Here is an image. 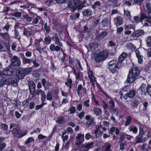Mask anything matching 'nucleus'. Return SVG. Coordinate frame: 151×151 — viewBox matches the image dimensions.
Listing matches in <instances>:
<instances>
[{"label": "nucleus", "instance_id": "17", "mask_svg": "<svg viewBox=\"0 0 151 151\" xmlns=\"http://www.w3.org/2000/svg\"><path fill=\"white\" fill-rule=\"evenodd\" d=\"M135 53L137 57L138 58V63L139 64H142L143 62V59L144 58L143 56L141 55L139 51L138 50H136Z\"/></svg>", "mask_w": 151, "mask_h": 151}, {"label": "nucleus", "instance_id": "37", "mask_svg": "<svg viewBox=\"0 0 151 151\" xmlns=\"http://www.w3.org/2000/svg\"><path fill=\"white\" fill-rule=\"evenodd\" d=\"M22 17L26 20L28 22H31L32 20V17H30L27 14H24L22 15Z\"/></svg>", "mask_w": 151, "mask_h": 151}, {"label": "nucleus", "instance_id": "54", "mask_svg": "<svg viewBox=\"0 0 151 151\" xmlns=\"http://www.w3.org/2000/svg\"><path fill=\"white\" fill-rule=\"evenodd\" d=\"M44 92L41 89H38L36 90V92L35 93V95H39L40 94H42Z\"/></svg>", "mask_w": 151, "mask_h": 151}, {"label": "nucleus", "instance_id": "45", "mask_svg": "<svg viewBox=\"0 0 151 151\" xmlns=\"http://www.w3.org/2000/svg\"><path fill=\"white\" fill-rule=\"evenodd\" d=\"M109 106L110 108V109L114 108L115 107V103L112 100H110L109 102Z\"/></svg>", "mask_w": 151, "mask_h": 151}, {"label": "nucleus", "instance_id": "21", "mask_svg": "<svg viewBox=\"0 0 151 151\" xmlns=\"http://www.w3.org/2000/svg\"><path fill=\"white\" fill-rule=\"evenodd\" d=\"M139 90L142 93L147 92V86L146 84H142Z\"/></svg>", "mask_w": 151, "mask_h": 151}, {"label": "nucleus", "instance_id": "51", "mask_svg": "<svg viewBox=\"0 0 151 151\" xmlns=\"http://www.w3.org/2000/svg\"><path fill=\"white\" fill-rule=\"evenodd\" d=\"M29 90L30 93L32 95V97H34L35 96V88L30 89Z\"/></svg>", "mask_w": 151, "mask_h": 151}, {"label": "nucleus", "instance_id": "34", "mask_svg": "<svg viewBox=\"0 0 151 151\" xmlns=\"http://www.w3.org/2000/svg\"><path fill=\"white\" fill-rule=\"evenodd\" d=\"M89 46L91 50H94L98 47V44L96 42L91 43L89 44Z\"/></svg>", "mask_w": 151, "mask_h": 151}, {"label": "nucleus", "instance_id": "24", "mask_svg": "<svg viewBox=\"0 0 151 151\" xmlns=\"http://www.w3.org/2000/svg\"><path fill=\"white\" fill-rule=\"evenodd\" d=\"M125 122L124 125L126 127L130 125L131 124L132 118L131 116H128L125 118Z\"/></svg>", "mask_w": 151, "mask_h": 151}, {"label": "nucleus", "instance_id": "42", "mask_svg": "<svg viewBox=\"0 0 151 151\" xmlns=\"http://www.w3.org/2000/svg\"><path fill=\"white\" fill-rule=\"evenodd\" d=\"M146 143H144L141 146H140V150L141 151H149V149H148V147L147 148H146Z\"/></svg>", "mask_w": 151, "mask_h": 151}, {"label": "nucleus", "instance_id": "15", "mask_svg": "<svg viewBox=\"0 0 151 151\" xmlns=\"http://www.w3.org/2000/svg\"><path fill=\"white\" fill-rule=\"evenodd\" d=\"M91 74L88 73V77L90 79V82L92 85L94 87L95 86L94 82H96V77L94 76L93 73L90 71Z\"/></svg>", "mask_w": 151, "mask_h": 151}, {"label": "nucleus", "instance_id": "33", "mask_svg": "<svg viewBox=\"0 0 151 151\" xmlns=\"http://www.w3.org/2000/svg\"><path fill=\"white\" fill-rule=\"evenodd\" d=\"M53 93L51 92H49L47 94L46 99L47 100L52 101L53 99Z\"/></svg>", "mask_w": 151, "mask_h": 151}, {"label": "nucleus", "instance_id": "38", "mask_svg": "<svg viewBox=\"0 0 151 151\" xmlns=\"http://www.w3.org/2000/svg\"><path fill=\"white\" fill-rule=\"evenodd\" d=\"M42 19V18L39 16H37L33 20L32 22L33 24H37L39 21H41Z\"/></svg>", "mask_w": 151, "mask_h": 151}, {"label": "nucleus", "instance_id": "39", "mask_svg": "<svg viewBox=\"0 0 151 151\" xmlns=\"http://www.w3.org/2000/svg\"><path fill=\"white\" fill-rule=\"evenodd\" d=\"M32 75L34 76L37 78H40V73L37 70L34 71L32 73Z\"/></svg>", "mask_w": 151, "mask_h": 151}, {"label": "nucleus", "instance_id": "58", "mask_svg": "<svg viewBox=\"0 0 151 151\" xmlns=\"http://www.w3.org/2000/svg\"><path fill=\"white\" fill-rule=\"evenodd\" d=\"M44 28L46 32L48 33L50 31V28L49 27H47V23H46L45 24Z\"/></svg>", "mask_w": 151, "mask_h": 151}, {"label": "nucleus", "instance_id": "9", "mask_svg": "<svg viewBox=\"0 0 151 151\" xmlns=\"http://www.w3.org/2000/svg\"><path fill=\"white\" fill-rule=\"evenodd\" d=\"M84 140V134H78L76 137L75 144L78 145H80Z\"/></svg>", "mask_w": 151, "mask_h": 151}, {"label": "nucleus", "instance_id": "49", "mask_svg": "<svg viewBox=\"0 0 151 151\" xmlns=\"http://www.w3.org/2000/svg\"><path fill=\"white\" fill-rule=\"evenodd\" d=\"M111 110H112V113H114V114L116 116L118 115L119 112L118 109L114 108L111 109Z\"/></svg>", "mask_w": 151, "mask_h": 151}, {"label": "nucleus", "instance_id": "59", "mask_svg": "<svg viewBox=\"0 0 151 151\" xmlns=\"http://www.w3.org/2000/svg\"><path fill=\"white\" fill-rule=\"evenodd\" d=\"M35 103L34 101H32L30 103L29 105V108L31 109H33L35 106Z\"/></svg>", "mask_w": 151, "mask_h": 151}, {"label": "nucleus", "instance_id": "18", "mask_svg": "<svg viewBox=\"0 0 151 151\" xmlns=\"http://www.w3.org/2000/svg\"><path fill=\"white\" fill-rule=\"evenodd\" d=\"M6 82L8 83L9 85L13 84V85H14V84H17V83L18 80L14 77L9 79L8 80L6 79Z\"/></svg>", "mask_w": 151, "mask_h": 151}, {"label": "nucleus", "instance_id": "52", "mask_svg": "<svg viewBox=\"0 0 151 151\" xmlns=\"http://www.w3.org/2000/svg\"><path fill=\"white\" fill-rule=\"evenodd\" d=\"M142 134H143L144 136L147 137V139L150 138V132L148 131L145 132Z\"/></svg>", "mask_w": 151, "mask_h": 151}, {"label": "nucleus", "instance_id": "25", "mask_svg": "<svg viewBox=\"0 0 151 151\" xmlns=\"http://www.w3.org/2000/svg\"><path fill=\"white\" fill-rule=\"evenodd\" d=\"M127 54L126 52H123L119 56V61L120 63H121L127 56Z\"/></svg>", "mask_w": 151, "mask_h": 151}, {"label": "nucleus", "instance_id": "50", "mask_svg": "<svg viewBox=\"0 0 151 151\" xmlns=\"http://www.w3.org/2000/svg\"><path fill=\"white\" fill-rule=\"evenodd\" d=\"M29 89L35 88L36 86L33 82H31L29 84Z\"/></svg>", "mask_w": 151, "mask_h": 151}, {"label": "nucleus", "instance_id": "32", "mask_svg": "<svg viewBox=\"0 0 151 151\" xmlns=\"http://www.w3.org/2000/svg\"><path fill=\"white\" fill-rule=\"evenodd\" d=\"M56 122L60 124H63L65 122V120L63 117H58L57 119Z\"/></svg>", "mask_w": 151, "mask_h": 151}, {"label": "nucleus", "instance_id": "6", "mask_svg": "<svg viewBox=\"0 0 151 151\" xmlns=\"http://www.w3.org/2000/svg\"><path fill=\"white\" fill-rule=\"evenodd\" d=\"M118 61L116 60H114L109 62V70L113 73H115L118 68Z\"/></svg>", "mask_w": 151, "mask_h": 151}, {"label": "nucleus", "instance_id": "63", "mask_svg": "<svg viewBox=\"0 0 151 151\" xmlns=\"http://www.w3.org/2000/svg\"><path fill=\"white\" fill-rule=\"evenodd\" d=\"M1 126L2 128L4 130H7L8 128V126L5 124L4 123H1Z\"/></svg>", "mask_w": 151, "mask_h": 151}, {"label": "nucleus", "instance_id": "47", "mask_svg": "<svg viewBox=\"0 0 151 151\" xmlns=\"http://www.w3.org/2000/svg\"><path fill=\"white\" fill-rule=\"evenodd\" d=\"M126 47L129 49L133 50L135 49V47L132 43H129L126 45Z\"/></svg>", "mask_w": 151, "mask_h": 151}, {"label": "nucleus", "instance_id": "1", "mask_svg": "<svg viewBox=\"0 0 151 151\" xmlns=\"http://www.w3.org/2000/svg\"><path fill=\"white\" fill-rule=\"evenodd\" d=\"M147 9V13L149 17L147 16L145 14L142 13L141 14L139 21L145 26H151V4L148 3L146 5Z\"/></svg>", "mask_w": 151, "mask_h": 151}, {"label": "nucleus", "instance_id": "5", "mask_svg": "<svg viewBox=\"0 0 151 151\" xmlns=\"http://www.w3.org/2000/svg\"><path fill=\"white\" fill-rule=\"evenodd\" d=\"M108 55V52L107 51H103L97 54L95 57L96 62L100 63L104 61Z\"/></svg>", "mask_w": 151, "mask_h": 151}, {"label": "nucleus", "instance_id": "10", "mask_svg": "<svg viewBox=\"0 0 151 151\" xmlns=\"http://www.w3.org/2000/svg\"><path fill=\"white\" fill-rule=\"evenodd\" d=\"M77 91L78 95L79 96H81V97L84 96L86 92V89L83 87L81 84H79L78 85Z\"/></svg>", "mask_w": 151, "mask_h": 151}, {"label": "nucleus", "instance_id": "3", "mask_svg": "<svg viewBox=\"0 0 151 151\" xmlns=\"http://www.w3.org/2000/svg\"><path fill=\"white\" fill-rule=\"evenodd\" d=\"M32 69L30 68H19L16 70V76L18 80L22 79H23L26 75L30 73Z\"/></svg>", "mask_w": 151, "mask_h": 151}, {"label": "nucleus", "instance_id": "30", "mask_svg": "<svg viewBox=\"0 0 151 151\" xmlns=\"http://www.w3.org/2000/svg\"><path fill=\"white\" fill-rule=\"evenodd\" d=\"M136 92L135 90H131L128 93L129 97V98H132L134 97L136 94Z\"/></svg>", "mask_w": 151, "mask_h": 151}, {"label": "nucleus", "instance_id": "16", "mask_svg": "<svg viewBox=\"0 0 151 151\" xmlns=\"http://www.w3.org/2000/svg\"><path fill=\"white\" fill-rule=\"evenodd\" d=\"M49 49L51 51L58 52L60 50H62L61 47H60L59 46H55L54 44L51 45L50 46Z\"/></svg>", "mask_w": 151, "mask_h": 151}, {"label": "nucleus", "instance_id": "13", "mask_svg": "<svg viewBox=\"0 0 151 151\" xmlns=\"http://www.w3.org/2000/svg\"><path fill=\"white\" fill-rule=\"evenodd\" d=\"M114 22L116 26L121 25L123 23V20L122 18L120 16L114 18Z\"/></svg>", "mask_w": 151, "mask_h": 151}, {"label": "nucleus", "instance_id": "40", "mask_svg": "<svg viewBox=\"0 0 151 151\" xmlns=\"http://www.w3.org/2000/svg\"><path fill=\"white\" fill-rule=\"evenodd\" d=\"M35 141L34 139L32 137L28 138L27 140L25 142V145H27L29 143L34 142Z\"/></svg>", "mask_w": 151, "mask_h": 151}, {"label": "nucleus", "instance_id": "29", "mask_svg": "<svg viewBox=\"0 0 151 151\" xmlns=\"http://www.w3.org/2000/svg\"><path fill=\"white\" fill-rule=\"evenodd\" d=\"M44 40L45 43L47 45L51 43V38L48 35L46 36Z\"/></svg>", "mask_w": 151, "mask_h": 151}, {"label": "nucleus", "instance_id": "14", "mask_svg": "<svg viewBox=\"0 0 151 151\" xmlns=\"http://www.w3.org/2000/svg\"><path fill=\"white\" fill-rule=\"evenodd\" d=\"M93 143H85L81 145V147L83 148V151H88L89 149L93 147Z\"/></svg>", "mask_w": 151, "mask_h": 151}, {"label": "nucleus", "instance_id": "27", "mask_svg": "<svg viewBox=\"0 0 151 151\" xmlns=\"http://www.w3.org/2000/svg\"><path fill=\"white\" fill-rule=\"evenodd\" d=\"M124 17L126 19H129L131 17V14H130V12L128 10H124Z\"/></svg>", "mask_w": 151, "mask_h": 151}, {"label": "nucleus", "instance_id": "4", "mask_svg": "<svg viewBox=\"0 0 151 151\" xmlns=\"http://www.w3.org/2000/svg\"><path fill=\"white\" fill-rule=\"evenodd\" d=\"M82 2L80 0H75L71 1L69 3L68 7L70 8L71 12L75 11L76 7L78 8V9L83 8V6Z\"/></svg>", "mask_w": 151, "mask_h": 151}, {"label": "nucleus", "instance_id": "48", "mask_svg": "<svg viewBox=\"0 0 151 151\" xmlns=\"http://www.w3.org/2000/svg\"><path fill=\"white\" fill-rule=\"evenodd\" d=\"M22 13L18 12H17L13 13L12 15L15 17H21Z\"/></svg>", "mask_w": 151, "mask_h": 151}, {"label": "nucleus", "instance_id": "35", "mask_svg": "<svg viewBox=\"0 0 151 151\" xmlns=\"http://www.w3.org/2000/svg\"><path fill=\"white\" fill-rule=\"evenodd\" d=\"M32 61V59H29L26 58H24L22 59V63L24 64H30Z\"/></svg>", "mask_w": 151, "mask_h": 151}, {"label": "nucleus", "instance_id": "53", "mask_svg": "<svg viewBox=\"0 0 151 151\" xmlns=\"http://www.w3.org/2000/svg\"><path fill=\"white\" fill-rule=\"evenodd\" d=\"M85 114V112L83 111L81 112L78 115V117L80 119H82L83 117Z\"/></svg>", "mask_w": 151, "mask_h": 151}, {"label": "nucleus", "instance_id": "28", "mask_svg": "<svg viewBox=\"0 0 151 151\" xmlns=\"http://www.w3.org/2000/svg\"><path fill=\"white\" fill-rule=\"evenodd\" d=\"M0 36L3 39L5 40H8L10 38L9 35L7 33H1Z\"/></svg>", "mask_w": 151, "mask_h": 151}, {"label": "nucleus", "instance_id": "64", "mask_svg": "<svg viewBox=\"0 0 151 151\" xmlns=\"http://www.w3.org/2000/svg\"><path fill=\"white\" fill-rule=\"evenodd\" d=\"M111 145L109 144H108L106 149V151H112V150L111 149Z\"/></svg>", "mask_w": 151, "mask_h": 151}, {"label": "nucleus", "instance_id": "23", "mask_svg": "<svg viewBox=\"0 0 151 151\" xmlns=\"http://www.w3.org/2000/svg\"><path fill=\"white\" fill-rule=\"evenodd\" d=\"M128 129L130 132H132L134 134H136L137 133V128L135 125L130 126L129 127Z\"/></svg>", "mask_w": 151, "mask_h": 151}, {"label": "nucleus", "instance_id": "2", "mask_svg": "<svg viewBox=\"0 0 151 151\" xmlns=\"http://www.w3.org/2000/svg\"><path fill=\"white\" fill-rule=\"evenodd\" d=\"M139 73V70L137 66L135 65H133L132 69L129 71V75L125 82L127 83H132L137 78Z\"/></svg>", "mask_w": 151, "mask_h": 151}, {"label": "nucleus", "instance_id": "46", "mask_svg": "<svg viewBox=\"0 0 151 151\" xmlns=\"http://www.w3.org/2000/svg\"><path fill=\"white\" fill-rule=\"evenodd\" d=\"M136 141L135 144H136L139 143H143V142L142 140V138H141L139 134L137 136L136 138Z\"/></svg>", "mask_w": 151, "mask_h": 151}, {"label": "nucleus", "instance_id": "61", "mask_svg": "<svg viewBox=\"0 0 151 151\" xmlns=\"http://www.w3.org/2000/svg\"><path fill=\"white\" fill-rule=\"evenodd\" d=\"M41 100L42 102H44L45 101L46 99V95L45 93V92L43 93L41 95Z\"/></svg>", "mask_w": 151, "mask_h": 151}, {"label": "nucleus", "instance_id": "12", "mask_svg": "<svg viewBox=\"0 0 151 151\" xmlns=\"http://www.w3.org/2000/svg\"><path fill=\"white\" fill-rule=\"evenodd\" d=\"M144 34V31L143 30L139 29L134 32L131 35V36L134 38L137 37Z\"/></svg>", "mask_w": 151, "mask_h": 151}, {"label": "nucleus", "instance_id": "43", "mask_svg": "<svg viewBox=\"0 0 151 151\" xmlns=\"http://www.w3.org/2000/svg\"><path fill=\"white\" fill-rule=\"evenodd\" d=\"M146 43L148 47L151 46V36H148L146 38Z\"/></svg>", "mask_w": 151, "mask_h": 151}, {"label": "nucleus", "instance_id": "36", "mask_svg": "<svg viewBox=\"0 0 151 151\" xmlns=\"http://www.w3.org/2000/svg\"><path fill=\"white\" fill-rule=\"evenodd\" d=\"M109 21L106 18H104L102 21L101 24L103 27L107 26L108 24Z\"/></svg>", "mask_w": 151, "mask_h": 151}, {"label": "nucleus", "instance_id": "56", "mask_svg": "<svg viewBox=\"0 0 151 151\" xmlns=\"http://www.w3.org/2000/svg\"><path fill=\"white\" fill-rule=\"evenodd\" d=\"M69 111L70 114H74L75 112L76 108L74 106H72L70 108Z\"/></svg>", "mask_w": 151, "mask_h": 151}, {"label": "nucleus", "instance_id": "44", "mask_svg": "<svg viewBox=\"0 0 151 151\" xmlns=\"http://www.w3.org/2000/svg\"><path fill=\"white\" fill-rule=\"evenodd\" d=\"M101 4L99 1H96L95 2L92 6V8L95 9L98 6H101Z\"/></svg>", "mask_w": 151, "mask_h": 151}, {"label": "nucleus", "instance_id": "55", "mask_svg": "<svg viewBox=\"0 0 151 151\" xmlns=\"http://www.w3.org/2000/svg\"><path fill=\"white\" fill-rule=\"evenodd\" d=\"M107 32L106 31L102 32L99 35L100 37L104 38L107 35Z\"/></svg>", "mask_w": 151, "mask_h": 151}, {"label": "nucleus", "instance_id": "22", "mask_svg": "<svg viewBox=\"0 0 151 151\" xmlns=\"http://www.w3.org/2000/svg\"><path fill=\"white\" fill-rule=\"evenodd\" d=\"M91 13V10L90 9H83L82 11V14L83 16L86 17H88L90 15Z\"/></svg>", "mask_w": 151, "mask_h": 151}, {"label": "nucleus", "instance_id": "19", "mask_svg": "<svg viewBox=\"0 0 151 151\" xmlns=\"http://www.w3.org/2000/svg\"><path fill=\"white\" fill-rule=\"evenodd\" d=\"M12 133L14 136L18 138L22 137L24 136L22 135L21 133L18 131V129L17 128L13 129L12 130Z\"/></svg>", "mask_w": 151, "mask_h": 151}, {"label": "nucleus", "instance_id": "11", "mask_svg": "<svg viewBox=\"0 0 151 151\" xmlns=\"http://www.w3.org/2000/svg\"><path fill=\"white\" fill-rule=\"evenodd\" d=\"M13 72V70L11 65L9 66L2 71V74L4 75H11Z\"/></svg>", "mask_w": 151, "mask_h": 151}, {"label": "nucleus", "instance_id": "41", "mask_svg": "<svg viewBox=\"0 0 151 151\" xmlns=\"http://www.w3.org/2000/svg\"><path fill=\"white\" fill-rule=\"evenodd\" d=\"M66 133V132L64 131L62 132V138L63 142L67 140L68 139V136L67 135H65Z\"/></svg>", "mask_w": 151, "mask_h": 151}, {"label": "nucleus", "instance_id": "60", "mask_svg": "<svg viewBox=\"0 0 151 151\" xmlns=\"http://www.w3.org/2000/svg\"><path fill=\"white\" fill-rule=\"evenodd\" d=\"M89 101L90 100L89 99L84 101L83 102L84 105L87 107H89L90 106V104L89 103Z\"/></svg>", "mask_w": 151, "mask_h": 151}, {"label": "nucleus", "instance_id": "8", "mask_svg": "<svg viewBox=\"0 0 151 151\" xmlns=\"http://www.w3.org/2000/svg\"><path fill=\"white\" fill-rule=\"evenodd\" d=\"M52 39L54 42L55 45H57V46H59L60 47L63 46V43L61 42V40L57 34L55 33L54 36L52 37Z\"/></svg>", "mask_w": 151, "mask_h": 151}, {"label": "nucleus", "instance_id": "7", "mask_svg": "<svg viewBox=\"0 0 151 151\" xmlns=\"http://www.w3.org/2000/svg\"><path fill=\"white\" fill-rule=\"evenodd\" d=\"M11 64L14 66L19 67L21 65L20 59L17 56H13L11 58Z\"/></svg>", "mask_w": 151, "mask_h": 151}, {"label": "nucleus", "instance_id": "57", "mask_svg": "<svg viewBox=\"0 0 151 151\" xmlns=\"http://www.w3.org/2000/svg\"><path fill=\"white\" fill-rule=\"evenodd\" d=\"M139 104V102L136 100H134L133 101V104H132V106L134 107H137Z\"/></svg>", "mask_w": 151, "mask_h": 151}, {"label": "nucleus", "instance_id": "20", "mask_svg": "<svg viewBox=\"0 0 151 151\" xmlns=\"http://www.w3.org/2000/svg\"><path fill=\"white\" fill-rule=\"evenodd\" d=\"M32 27H28L27 28H24L23 31V34L26 36L27 37L32 34L31 31H28V30L31 29Z\"/></svg>", "mask_w": 151, "mask_h": 151}, {"label": "nucleus", "instance_id": "26", "mask_svg": "<svg viewBox=\"0 0 151 151\" xmlns=\"http://www.w3.org/2000/svg\"><path fill=\"white\" fill-rule=\"evenodd\" d=\"M93 109L94 113L96 115L98 116L101 114L102 112V111L99 108L94 107Z\"/></svg>", "mask_w": 151, "mask_h": 151}, {"label": "nucleus", "instance_id": "62", "mask_svg": "<svg viewBox=\"0 0 151 151\" xmlns=\"http://www.w3.org/2000/svg\"><path fill=\"white\" fill-rule=\"evenodd\" d=\"M147 93L151 97V85H147Z\"/></svg>", "mask_w": 151, "mask_h": 151}, {"label": "nucleus", "instance_id": "31", "mask_svg": "<svg viewBox=\"0 0 151 151\" xmlns=\"http://www.w3.org/2000/svg\"><path fill=\"white\" fill-rule=\"evenodd\" d=\"M6 83V78L3 77H0V87L4 85Z\"/></svg>", "mask_w": 151, "mask_h": 151}]
</instances>
